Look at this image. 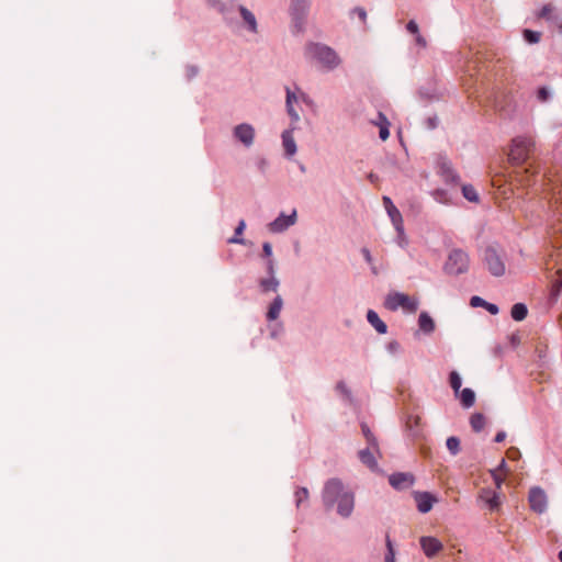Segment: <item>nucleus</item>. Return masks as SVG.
I'll return each instance as SVG.
<instances>
[{
  "label": "nucleus",
  "instance_id": "obj_1",
  "mask_svg": "<svg viewBox=\"0 0 562 562\" xmlns=\"http://www.w3.org/2000/svg\"><path fill=\"white\" fill-rule=\"evenodd\" d=\"M305 55L312 63L317 64L325 70H333L340 65V58L337 53L323 44L310 43Z\"/></svg>",
  "mask_w": 562,
  "mask_h": 562
},
{
  "label": "nucleus",
  "instance_id": "obj_2",
  "mask_svg": "<svg viewBox=\"0 0 562 562\" xmlns=\"http://www.w3.org/2000/svg\"><path fill=\"white\" fill-rule=\"evenodd\" d=\"M470 268V257L468 252L460 248L452 249L443 265L447 274L459 276L467 273Z\"/></svg>",
  "mask_w": 562,
  "mask_h": 562
},
{
  "label": "nucleus",
  "instance_id": "obj_3",
  "mask_svg": "<svg viewBox=\"0 0 562 562\" xmlns=\"http://www.w3.org/2000/svg\"><path fill=\"white\" fill-rule=\"evenodd\" d=\"M482 259L491 274L494 277H502L505 274L506 268L504 256L503 251L498 247L494 245L487 246L483 250Z\"/></svg>",
  "mask_w": 562,
  "mask_h": 562
},
{
  "label": "nucleus",
  "instance_id": "obj_4",
  "mask_svg": "<svg viewBox=\"0 0 562 562\" xmlns=\"http://www.w3.org/2000/svg\"><path fill=\"white\" fill-rule=\"evenodd\" d=\"M533 146L535 143L530 137L519 136L514 138L508 154L509 160L516 165L524 164L528 159Z\"/></svg>",
  "mask_w": 562,
  "mask_h": 562
},
{
  "label": "nucleus",
  "instance_id": "obj_5",
  "mask_svg": "<svg viewBox=\"0 0 562 562\" xmlns=\"http://www.w3.org/2000/svg\"><path fill=\"white\" fill-rule=\"evenodd\" d=\"M384 306L390 311L403 308L406 312L415 313L418 308V301L405 293L393 292L387 294Z\"/></svg>",
  "mask_w": 562,
  "mask_h": 562
},
{
  "label": "nucleus",
  "instance_id": "obj_6",
  "mask_svg": "<svg viewBox=\"0 0 562 562\" xmlns=\"http://www.w3.org/2000/svg\"><path fill=\"white\" fill-rule=\"evenodd\" d=\"M504 495L502 492L494 491L491 487H482L476 497L479 506L491 513L499 512L503 505Z\"/></svg>",
  "mask_w": 562,
  "mask_h": 562
},
{
  "label": "nucleus",
  "instance_id": "obj_7",
  "mask_svg": "<svg viewBox=\"0 0 562 562\" xmlns=\"http://www.w3.org/2000/svg\"><path fill=\"white\" fill-rule=\"evenodd\" d=\"M349 491H347L338 479H330L326 482L323 490V503L327 509L333 508L335 504L341 499L344 495H346Z\"/></svg>",
  "mask_w": 562,
  "mask_h": 562
},
{
  "label": "nucleus",
  "instance_id": "obj_8",
  "mask_svg": "<svg viewBox=\"0 0 562 562\" xmlns=\"http://www.w3.org/2000/svg\"><path fill=\"white\" fill-rule=\"evenodd\" d=\"M528 503L531 510L543 514L548 508V496L541 487L535 486L529 491Z\"/></svg>",
  "mask_w": 562,
  "mask_h": 562
},
{
  "label": "nucleus",
  "instance_id": "obj_9",
  "mask_svg": "<svg viewBox=\"0 0 562 562\" xmlns=\"http://www.w3.org/2000/svg\"><path fill=\"white\" fill-rule=\"evenodd\" d=\"M296 210H293L290 215L281 213L273 222L268 225V229L271 233H282L290 226L296 223Z\"/></svg>",
  "mask_w": 562,
  "mask_h": 562
},
{
  "label": "nucleus",
  "instance_id": "obj_10",
  "mask_svg": "<svg viewBox=\"0 0 562 562\" xmlns=\"http://www.w3.org/2000/svg\"><path fill=\"white\" fill-rule=\"evenodd\" d=\"M233 135L244 146L250 147L255 139V128L250 124L241 123L234 127Z\"/></svg>",
  "mask_w": 562,
  "mask_h": 562
},
{
  "label": "nucleus",
  "instance_id": "obj_11",
  "mask_svg": "<svg viewBox=\"0 0 562 562\" xmlns=\"http://www.w3.org/2000/svg\"><path fill=\"white\" fill-rule=\"evenodd\" d=\"M382 201L395 229L398 232L400 235H403L404 227L401 212L393 204L392 200L389 196H383Z\"/></svg>",
  "mask_w": 562,
  "mask_h": 562
},
{
  "label": "nucleus",
  "instance_id": "obj_12",
  "mask_svg": "<svg viewBox=\"0 0 562 562\" xmlns=\"http://www.w3.org/2000/svg\"><path fill=\"white\" fill-rule=\"evenodd\" d=\"M420 546L428 558L435 557L438 552H440L443 548L442 543L434 537H422Z\"/></svg>",
  "mask_w": 562,
  "mask_h": 562
},
{
  "label": "nucleus",
  "instance_id": "obj_13",
  "mask_svg": "<svg viewBox=\"0 0 562 562\" xmlns=\"http://www.w3.org/2000/svg\"><path fill=\"white\" fill-rule=\"evenodd\" d=\"M353 506H355V496L351 492H348L337 503V513L341 517H345V518L349 517L353 510Z\"/></svg>",
  "mask_w": 562,
  "mask_h": 562
},
{
  "label": "nucleus",
  "instance_id": "obj_14",
  "mask_svg": "<svg viewBox=\"0 0 562 562\" xmlns=\"http://www.w3.org/2000/svg\"><path fill=\"white\" fill-rule=\"evenodd\" d=\"M390 484L395 488H406L413 485L414 477L408 473H395L389 477Z\"/></svg>",
  "mask_w": 562,
  "mask_h": 562
},
{
  "label": "nucleus",
  "instance_id": "obj_15",
  "mask_svg": "<svg viewBox=\"0 0 562 562\" xmlns=\"http://www.w3.org/2000/svg\"><path fill=\"white\" fill-rule=\"evenodd\" d=\"M415 501H416L418 510L423 514H426V513L430 512V509L432 508V505L436 502V498L431 494L424 492V493H417L415 496Z\"/></svg>",
  "mask_w": 562,
  "mask_h": 562
},
{
  "label": "nucleus",
  "instance_id": "obj_16",
  "mask_svg": "<svg viewBox=\"0 0 562 562\" xmlns=\"http://www.w3.org/2000/svg\"><path fill=\"white\" fill-rule=\"evenodd\" d=\"M293 130L294 128H290L282 133V145H283L285 155L289 157L295 155V153H296V144H295V140H294V137L292 134Z\"/></svg>",
  "mask_w": 562,
  "mask_h": 562
},
{
  "label": "nucleus",
  "instance_id": "obj_17",
  "mask_svg": "<svg viewBox=\"0 0 562 562\" xmlns=\"http://www.w3.org/2000/svg\"><path fill=\"white\" fill-rule=\"evenodd\" d=\"M367 321L368 323L374 327V329L379 333V334H386L387 331V326L386 324L379 317L378 313L373 310H369L367 312Z\"/></svg>",
  "mask_w": 562,
  "mask_h": 562
},
{
  "label": "nucleus",
  "instance_id": "obj_18",
  "mask_svg": "<svg viewBox=\"0 0 562 562\" xmlns=\"http://www.w3.org/2000/svg\"><path fill=\"white\" fill-rule=\"evenodd\" d=\"M239 12L244 22L247 24V31L249 33H257V21L254 13L243 5L239 7Z\"/></svg>",
  "mask_w": 562,
  "mask_h": 562
},
{
  "label": "nucleus",
  "instance_id": "obj_19",
  "mask_svg": "<svg viewBox=\"0 0 562 562\" xmlns=\"http://www.w3.org/2000/svg\"><path fill=\"white\" fill-rule=\"evenodd\" d=\"M439 172L447 183H457L459 181V176L454 172L451 165L448 162H442L439 167Z\"/></svg>",
  "mask_w": 562,
  "mask_h": 562
},
{
  "label": "nucleus",
  "instance_id": "obj_20",
  "mask_svg": "<svg viewBox=\"0 0 562 562\" xmlns=\"http://www.w3.org/2000/svg\"><path fill=\"white\" fill-rule=\"evenodd\" d=\"M373 450L375 449L370 446L369 448L359 451V459L361 462L372 470L378 465L373 456Z\"/></svg>",
  "mask_w": 562,
  "mask_h": 562
},
{
  "label": "nucleus",
  "instance_id": "obj_21",
  "mask_svg": "<svg viewBox=\"0 0 562 562\" xmlns=\"http://www.w3.org/2000/svg\"><path fill=\"white\" fill-rule=\"evenodd\" d=\"M418 325L420 330L426 334H430L435 330V322L426 312H422L418 318Z\"/></svg>",
  "mask_w": 562,
  "mask_h": 562
},
{
  "label": "nucleus",
  "instance_id": "obj_22",
  "mask_svg": "<svg viewBox=\"0 0 562 562\" xmlns=\"http://www.w3.org/2000/svg\"><path fill=\"white\" fill-rule=\"evenodd\" d=\"M282 306H283V301L281 299L280 295H278L273 302L271 303L269 310H268V313H267V318L269 321H274L279 317L280 315V312L282 310Z\"/></svg>",
  "mask_w": 562,
  "mask_h": 562
},
{
  "label": "nucleus",
  "instance_id": "obj_23",
  "mask_svg": "<svg viewBox=\"0 0 562 562\" xmlns=\"http://www.w3.org/2000/svg\"><path fill=\"white\" fill-rule=\"evenodd\" d=\"M528 308L524 303H516L513 305L510 315L516 322H521L527 317Z\"/></svg>",
  "mask_w": 562,
  "mask_h": 562
},
{
  "label": "nucleus",
  "instance_id": "obj_24",
  "mask_svg": "<svg viewBox=\"0 0 562 562\" xmlns=\"http://www.w3.org/2000/svg\"><path fill=\"white\" fill-rule=\"evenodd\" d=\"M460 400L463 407L470 408L474 405L475 394L471 389L465 387L460 393Z\"/></svg>",
  "mask_w": 562,
  "mask_h": 562
},
{
  "label": "nucleus",
  "instance_id": "obj_25",
  "mask_svg": "<svg viewBox=\"0 0 562 562\" xmlns=\"http://www.w3.org/2000/svg\"><path fill=\"white\" fill-rule=\"evenodd\" d=\"M551 291L558 295L562 291V269H558L551 280Z\"/></svg>",
  "mask_w": 562,
  "mask_h": 562
},
{
  "label": "nucleus",
  "instance_id": "obj_26",
  "mask_svg": "<svg viewBox=\"0 0 562 562\" xmlns=\"http://www.w3.org/2000/svg\"><path fill=\"white\" fill-rule=\"evenodd\" d=\"M246 228V223L244 220H240L237 227L235 228V235L228 239L229 244H245L244 239L240 238V235H243L244 231Z\"/></svg>",
  "mask_w": 562,
  "mask_h": 562
},
{
  "label": "nucleus",
  "instance_id": "obj_27",
  "mask_svg": "<svg viewBox=\"0 0 562 562\" xmlns=\"http://www.w3.org/2000/svg\"><path fill=\"white\" fill-rule=\"evenodd\" d=\"M260 286L263 292H268V291L276 292L279 286V281L274 277H270L269 279H262L260 281Z\"/></svg>",
  "mask_w": 562,
  "mask_h": 562
},
{
  "label": "nucleus",
  "instance_id": "obj_28",
  "mask_svg": "<svg viewBox=\"0 0 562 562\" xmlns=\"http://www.w3.org/2000/svg\"><path fill=\"white\" fill-rule=\"evenodd\" d=\"M470 424L474 431H480L484 428L485 417L480 413L473 414L470 418Z\"/></svg>",
  "mask_w": 562,
  "mask_h": 562
},
{
  "label": "nucleus",
  "instance_id": "obj_29",
  "mask_svg": "<svg viewBox=\"0 0 562 562\" xmlns=\"http://www.w3.org/2000/svg\"><path fill=\"white\" fill-rule=\"evenodd\" d=\"M490 473L495 484L494 491L502 492V485L506 480V473H498V470H490Z\"/></svg>",
  "mask_w": 562,
  "mask_h": 562
},
{
  "label": "nucleus",
  "instance_id": "obj_30",
  "mask_svg": "<svg viewBox=\"0 0 562 562\" xmlns=\"http://www.w3.org/2000/svg\"><path fill=\"white\" fill-rule=\"evenodd\" d=\"M462 193H463V196L470 202L479 201V195L476 193V190L470 184L462 187Z\"/></svg>",
  "mask_w": 562,
  "mask_h": 562
},
{
  "label": "nucleus",
  "instance_id": "obj_31",
  "mask_svg": "<svg viewBox=\"0 0 562 562\" xmlns=\"http://www.w3.org/2000/svg\"><path fill=\"white\" fill-rule=\"evenodd\" d=\"M447 448L451 452V454L456 456L460 451V440L457 437H449L447 439Z\"/></svg>",
  "mask_w": 562,
  "mask_h": 562
},
{
  "label": "nucleus",
  "instance_id": "obj_32",
  "mask_svg": "<svg viewBox=\"0 0 562 562\" xmlns=\"http://www.w3.org/2000/svg\"><path fill=\"white\" fill-rule=\"evenodd\" d=\"M450 386L454 391L456 394L459 393L461 387V378L458 372L452 371L449 376Z\"/></svg>",
  "mask_w": 562,
  "mask_h": 562
},
{
  "label": "nucleus",
  "instance_id": "obj_33",
  "mask_svg": "<svg viewBox=\"0 0 562 562\" xmlns=\"http://www.w3.org/2000/svg\"><path fill=\"white\" fill-rule=\"evenodd\" d=\"M516 181L522 187L529 186L530 184L529 169H524L522 171H517Z\"/></svg>",
  "mask_w": 562,
  "mask_h": 562
},
{
  "label": "nucleus",
  "instance_id": "obj_34",
  "mask_svg": "<svg viewBox=\"0 0 562 562\" xmlns=\"http://www.w3.org/2000/svg\"><path fill=\"white\" fill-rule=\"evenodd\" d=\"M431 194H432L434 199L439 203H442V204L450 203V198L445 190L438 189V190H435Z\"/></svg>",
  "mask_w": 562,
  "mask_h": 562
},
{
  "label": "nucleus",
  "instance_id": "obj_35",
  "mask_svg": "<svg viewBox=\"0 0 562 562\" xmlns=\"http://www.w3.org/2000/svg\"><path fill=\"white\" fill-rule=\"evenodd\" d=\"M361 428H362V432H363L369 446H371L374 449H378L376 440H375L374 436L372 435V432L370 431L369 427L366 424H363L361 426Z\"/></svg>",
  "mask_w": 562,
  "mask_h": 562
},
{
  "label": "nucleus",
  "instance_id": "obj_36",
  "mask_svg": "<svg viewBox=\"0 0 562 562\" xmlns=\"http://www.w3.org/2000/svg\"><path fill=\"white\" fill-rule=\"evenodd\" d=\"M379 117L384 122V124L380 126L379 135L382 140H386L390 136L389 123L382 113L379 114Z\"/></svg>",
  "mask_w": 562,
  "mask_h": 562
},
{
  "label": "nucleus",
  "instance_id": "obj_37",
  "mask_svg": "<svg viewBox=\"0 0 562 562\" xmlns=\"http://www.w3.org/2000/svg\"><path fill=\"white\" fill-rule=\"evenodd\" d=\"M293 24H294L293 32H295V33L303 32L304 31V29H303L304 16H303V14L302 15H297L296 13H293Z\"/></svg>",
  "mask_w": 562,
  "mask_h": 562
},
{
  "label": "nucleus",
  "instance_id": "obj_38",
  "mask_svg": "<svg viewBox=\"0 0 562 562\" xmlns=\"http://www.w3.org/2000/svg\"><path fill=\"white\" fill-rule=\"evenodd\" d=\"M308 498V491L306 487H300L295 492L296 506L299 507L304 501Z\"/></svg>",
  "mask_w": 562,
  "mask_h": 562
},
{
  "label": "nucleus",
  "instance_id": "obj_39",
  "mask_svg": "<svg viewBox=\"0 0 562 562\" xmlns=\"http://www.w3.org/2000/svg\"><path fill=\"white\" fill-rule=\"evenodd\" d=\"M209 5L220 13L225 12V4L220 0H207Z\"/></svg>",
  "mask_w": 562,
  "mask_h": 562
},
{
  "label": "nucleus",
  "instance_id": "obj_40",
  "mask_svg": "<svg viewBox=\"0 0 562 562\" xmlns=\"http://www.w3.org/2000/svg\"><path fill=\"white\" fill-rule=\"evenodd\" d=\"M386 350L392 355L398 353L401 351V345L396 340H391L386 345Z\"/></svg>",
  "mask_w": 562,
  "mask_h": 562
},
{
  "label": "nucleus",
  "instance_id": "obj_41",
  "mask_svg": "<svg viewBox=\"0 0 562 562\" xmlns=\"http://www.w3.org/2000/svg\"><path fill=\"white\" fill-rule=\"evenodd\" d=\"M286 111L293 123H297L300 121V114L294 109L293 104L286 105Z\"/></svg>",
  "mask_w": 562,
  "mask_h": 562
},
{
  "label": "nucleus",
  "instance_id": "obj_42",
  "mask_svg": "<svg viewBox=\"0 0 562 562\" xmlns=\"http://www.w3.org/2000/svg\"><path fill=\"white\" fill-rule=\"evenodd\" d=\"M537 97L539 101L546 102L549 100L550 93L546 87H542L538 90Z\"/></svg>",
  "mask_w": 562,
  "mask_h": 562
},
{
  "label": "nucleus",
  "instance_id": "obj_43",
  "mask_svg": "<svg viewBox=\"0 0 562 562\" xmlns=\"http://www.w3.org/2000/svg\"><path fill=\"white\" fill-rule=\"evenodd\" d=\"M285 91H286V99H285V104L286 105H290V104H293L294 102H297V97L294 92H292L290 90V88H285Z\"/></svg>",
  "mask_w": 562,
  "mask_h": 562
},
{
  "label": "nucleus",
  "instance_id": "obj_44",
  "mask_svg": "<svg viewBox=\"0 0 562 562\" xmlns=\"http://www.w3.org/2000/svg\"><path fill=\"white\" fill-rule=\"evenodd\" d=\"M385 562H395V553L390 540H387V553L385 555Z\"/></svg>",
  "mask_w": 562,
  "mask_h": 562
},
{
  "label": "nucleus",
  "instance_id": "obj_45",
  "mask_svg": "<svg viewBox=\"0 0 562 562\" xmlns=\"http://www.w3.org/2000/svg\"><path fill=\"white\" fill-rule=\"evenodd\" d=\"M470 304L473 307H477V306L485 307L486 301L480 296H472Z\"/></svg>",
  "mask_w": 562,
  "mask_h": 562
},
{
  "label": "nucleus",
  "instance_id": "obj_46",
  "mask_svg": "<svg viewBox=\"0 0 562 562\" xmlns=\"http://www.w3.org/2000/svg\"><path fill=\"white\" fill-rule=\"evenodd\" d=\"M552 11H553V7L551 4H546L541 9V11L539 13V16H541V18H549Z\"/></svg>",
  "mask_w": 562,
  "mask_h": 562
},
{
  "label": "nucleus",
  "instance_id": "obj_47",
  "mask_svg": "<svg viewBox=\"0 0 562 562\" xmlns=\"http://www.w3.org/2000/svg\"><path fill=\"white\" fill-rule=\"evenodd\" d=\"M520 456V452L517 448L512 447L507 450V458L516 460Z\"/></svg>",
  "mask_w": 562,
  "mask_h": 562
},
{
  "label": "nucleus",
  "instance_id": "obj_48",
  "mask_svg": "<svg viewBox=\"0 0 562 562\" xmlns=\"http://www.w3.org/2000/svg\"><path fill=\"white\" fill-rule=\"evenodd\" d=\"M353 13H356L358 15V18L362 21V22H366V19H367V12L364 11V9L362 8H356L353 10Z\"/></svg>",
  "mask_w": 562,
  "mask_h": 562
},
{
  "label": "nucleus",
  "instance_id": "obj_49",
  "mask_svg": "<svg viewBox=\"0 0 562 562\" xmlns=\"http://www.w3.org/2000/svg\"><path fill=\"white\" fill-rule=\"evenodd\" d=\"M406 30L409 32V33H417L418 32V25L415 21H409L406 25Z\"/></svg>",
  "mask_w": 562,
  "mask_h": 562
},
{
  "label": "nucleus",
  "instance_id": "obj_50",
  "mask_svg": "<svg viewBox=\"0 0 562 562\" xmlns=\"http://www.w3.org/2000/svg\"><path fill=\"white\" fill-rule=\"evenodd\" d=\"M262 252L266 257H271L272 255V246L270 243H263Z\"/></svg>",
  "mask_w": 562,
  "mask_h": 562
},
{
  "label": "nucleus",
  "instance_id": "obj_51",
  "mask_svg": "<svg viewBox=\"0 0 562 562\" xmlns=\"http://www.w3.org/2000/svg\"><path fill=\"white\" fill-rule=\"evenodd\" d=\"M366 261L372 266V262H373V259H372V256L370 254V250L368 248H362L361 250Z\"/></svg>",
  "mask_w": 562,
  "mask_h": 562
},
{
  "label": "nucleus",
  "instance_id": "obj_52",
  "mask_svg": "<svg viewBox=\"0 0 562 562\" xmlns=\"http://www.w3.org/2000/svg\"><path fill=\"white\" fill-rule=\"evenodd\" d=\"M491 314L496 315L498 313V307L495 304L486 302L485 307Z\"/></svg>",
  "mask_w": 562,
  "mask_h": 562
},
{
  "label": "nucleus",
  "instance_id": "obj_53",
  "mask_svg": "<svg viewBox=\"0 0 562 562\" xmlns=\"http://www.w3.org/2000/svg\"><path fill=\"white\" fill-rule=\"evenodd\" d=\"M267 271L268 273L270 274V277H273L274 274V262L272 259H269L268 260V263H267Z\"/></svg>",
  "mask_w": 562,
  "mask_h": 562
},
{
  "label": "nucleus",
  "instance_id": "obj_54",
  "mask_svg": "<svg viewBox=\"0 0 562 562\" xmlns=\"http://www.w3.org/2000/svg\"><path fill=\"white\" fill-rule=\"evenodd\" d=\"M495 470H498V473L507 474L508 470H507L506 462L504 459L501 461L499 465Z\"/></svg>",
  "mask_w": 562,
  "mask_h": 562
},
{
  "label": "nucleus",
  "instance_id": "obj_55",
  "mask_svg": "<svg viewBox=\"0 0 562 562\" xmlns=\"http://www.w3.org/2000/svg\"><path fill=\"white\" fill-rule=\"evenodd\" d=\"M506 438V432L505 431H498L495 436V439L494 441L495 442H503Z\"/></svg>",
  "mask_w": 562,
  "mask_h": 562
},
{
  "label": "nucleus",
  "instance_id": "obj_56",
  "mask_svg": "<svg viewBox=\"0 0 562 562\" xmlns=\"http://www.w3.org/2000/svg\"><path fill=\"white\" fill-rule=\"evenodd\" d=\"M416 44L419 46H426L425 37H416Z\"/></svg>",
  "mask_w": 562,
  "mask_h": 562
},
{
  "label": "nucleus",
  "instance_id": "obj_57",
  "mask_svg": "<svg viewBox=\"0 0 562 562\" xmlns=\"http://www.w3.org/2000/svg\"><path fill=\"white\" fill-rule=\"evenodd\" d=\"M337 389H338L339 391H341L342 393H347V389H346V385H345V383H344V382H339V383L337 384Z\"/></svg>",
  "mask_w": 562,
  "mask_h": 562
},
{
  "label": "nucleus",
  "instance_id": "obj_58",
  "mask_svg": "<svg viewBox=\"0 0 562 562\" xmlns=\"http://www.w3.org/2000/svg\"><path fill=\"white\" fill-rule=\"evenodd\" d=\"M522 35L529 36V35H540V33L531 31V30H525Z\"/></svg>",
  "mask_w": 562,
  "mask_h": 562
},
{
  "label": "nucleus",
  "instance_id": "obj_59",
  "mask_svg": "<svg viewBox=\"0 0 562 562\" xmlns=\"http://www.w3.org/2000/svg\"><path fill=\"white\" fill-rule=\"evenodd\" d=\"M540 37H526L529 44H536L539 42Z\"/></svg>",
  "mask_w": 562,
  "mask_h": 562
},
{
  "label": "nucleus",
  "instance_id": "obj_60",
  "mask_svg": "<svg viewBox=\"0 0 562 562\" xmlns=\"http://www.w3.org/2000/svg\"><path fill=\"white\" fill-rule=\"evenodd\" d=\"M559 560L562 562V550L559 552Z\"/></svg>",
  "mask_w": 562,
  "mask_h": 562
},
{
  "label": "nucleus",
  "instance_id": "obj_61",
  "mask_svg": "<svg viewBox=\"0 0 562 562\" xmlns=\"http://www.w3.org/2000/svg\"><path fill=\"white\" fill-rule=\"evenodd\" d=\"M372 271H373V273H374V274H376V273H378V271H376L375 267H373V266H372Z\"/></svg>",
  "mask_w": 562,
  "mask_h": 562
},
{
  "label": "nucleus",
  "instance_id": "obj_62",
  "mask_svg": "<svg viewBox=\"0 0 562 562\" xmlns=\"http://www.w3.org/2000/svg\"><path fill=\"white\" fill-rule=\"evenodd\" d=\"M560 33H562V24L560 25Z\"/></svg>",
  "mask_w": 562,
  "mask_h": 562
}]
</instances>
